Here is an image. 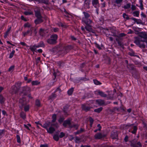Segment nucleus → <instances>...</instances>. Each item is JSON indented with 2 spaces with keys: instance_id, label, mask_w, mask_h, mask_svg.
<instances>
[{
  "instance_id": "423d86ee",
  "label": "nucleus",
  "mask_w": 147,
  "mask_h": 147,
  "mask_svg": "<svg viewBox=\"0 0 147 147\" xmlns=\"http://www.w3.org/2000/svg\"><path fill=\"white\" fill-rule=\"evenodd\" d=\"M130 145L132 147H142V145L140 142L136 143V142L134 140L131 141V142Z\"/></svg>"
},
{
  "instance_id": "20e7f679",
  "label": "nucleus",
  "mask_w": 147,
  "mask_h": 147,
  "mask_svg": "<svg viewBox=\"0 0 147 147\" xmlns=\"http://www.w3.org/2000/svg\"><path fill=\"white\" fill-rule=\"evenodd\" d=\"M58 36L56 34L52 35L50 38L47 40V42L49 44L53 45L56 44L57 39Z\"/></svg>"
},
{
  "instance_id": "4c0bfd02",
  "label": "nucleus",
  "mask_w": 147,
  "mask_h": 147,
  "mask_svg": "<svg viewBox=\"0 0 147 147\" xmlns=\"http://www.w3.org/2000/svg\"><path fill=\"white\" fill-rule=\"evenodd\" d=\"M74 90V88H71L69 89L67 91V93L69 95H71L73 92Z\"/></svg>"
},
{
  "instance_id": "9b49d317",
  "label": "nucleus",
  "mask_w": 147,
  "mask_h": 147,
  "mask_svg": "<svg viewBox=\"0 0 147 147\" xmlns=\"http://www.w3.org/2000/svg\"><path fill=\"white\" fill-rule=\"evenodd\" d=\"M22 92L25 95H26L28 93L30 92V87L27 86H25L22 88Z\"/></svg>"
},
{
  "instance_id": "cd10ccee",
  "label": "nucleus",
  "mask_w": 147,
  "mask_h": 147,
  "mask_svg": "<svg viewBox=\"0 0 147 147\" xmlns=\"http://www.w3.org/2000/svg\"><path fill=\"white\" fill-rule=\"evenodd\" d=\"M5 98L2 95H0V103L3 104L5 101Z\"/></svg>"
},
{
  "instance_id": "bb28decb",
  "label": "nucleus",
  "mask_w": 147,
  "mask_h": 147,
  "mask_svg": "<svg viewBox=\"0 0 147 147\" xmlns=\"http://www.w3.org/2000/svg\"><path fill=\"white\" fill-rule=\"evenodd\" d=\"M123 1V0H115V3L117 5V6L119 7L121 6Z\"/></svg>"
},
{
  "instance_id": "79ce46f5",
  "label": "nucleus",
  "mask_w": 147,
  "mask_h": 147,
  "mask_svg": "<svg viewBox=\"0 0 147 147\" xmlns=\"http://www.w3.org/2000/svg\"><path fill=\"white\" fill-rule=\"evenodd\" d=\"M20 117L23 119H25L26 118V116L25 113L23 112H22L20 114Z\"/></svg>"
},
{
  "instance_id": "9d476101",
  "label": "nucleus",
  "mask_w": 147,
  "mask_h": 147,
  "mask_svg": "<svg viewBox=\"0 0 147 147\" xmlns=\"http://www.w3.org/2000/svg\"><path fill=\"white\" fill-rule=\"evenodd\" d=\"M92 5L96 8H98L100 7L98 0H92Z\"/></svg>"
},
{
  "instance_id": "1a4fd4ad",
  "label": "nucleus",
  "mask_w": 147,
  "mask_h": 147,
  "mask_svg": "<svg viewBox=\"0 0 147 147\" xmlns=\"http://www.w3.org/2000/svg\"><path fill=\"white\" fill-rule=\"evenodd\" d=\"M106 136V135L100 133L96 134L94 136V138L96 139H100Z\"/></svg>"
},
{
  "instance_id": "412c9836",
  "label": "nucleus",
  "mask_w": 147,
  "mask_h": 147,
  "mask_svg": "<svg viewBox=\"0 0 147 147\" xmlns=\"http://www.w3.org/2000/svg\"><path fill=\"white\" fill-rule=\"evenodd\" d=\"M130 51L128 53V54L129 55L131 56H135L137 57H139V56L138 55H136L135 54V53L132 49L130 50Z\"/></svg>"
},
{
  "instance_id": "bf43d9fd",
  "label": "nucleus",
  "mask_w": 147,
  "mask_h": 147,
  "mask_svg": "<svg viewBox=\"0 0 147 147\" xmlns=\"http://www.w3.org/2000/svg\"><path fill=\"white\" fill-rule=\"evenodd\" d=\"M80 140V139L78 137H76L75 138V142L78 143Z\"/></svg>"
},
{
  "instance_id": "de8ad7c7",
  "label": "nucleus",
  "mask_w": 147,
  "mask_h": 147,
  "mask_svg": "<svg viewBox=\"0 0 147 147\" xmlns=\"http://www.w3.org/2000/svg\"><path fill=\"white\" fill-rule=\"evenodd\" d=\"M89 121L90 122V125L91 127L92 126V125L94 122V120L91 117L89 118Z\"/></svg>"
},
{
  "instance_id": "c03bdc74",
  "label": "nucleus",
  "mask_w": 147,
  "mask_h": 147,
  "mask_svg": "<svg viewBox=\"0 0 147 147\" xmlns=\"http://www.w3.org/2000/svg\"><path fill=\"white\" fill-rule=\"evenodd\" d=\"M24 13L26 15H29L33 14V13L31 11H26L24 12Z\"/></svg>"
},
{
  "instance_id": "2eb2a0df",
  "label": "nucleus",
  "mask_w": 147,
  "mask_h": 147,
  "mask_svg": "<svg viewBox=\"0 0 147 147\" xmlns=\"http://www.w3.org/2000/svg\"><path fill=\"white\" fill-rule=\"evenodd\" d=\"M91 107L90 106L86 104L82 105V108L83 110L87 111L90 110Z\"/></svg>"
},
{
  "instance_id": "a19ab883",
  "label": "nucleus",
  "mask_w": 147,
  "mask_h": 147,
  "mask_svg": "<svg viewBox=\"0 0 147 147\" xmlns=\"http://www.w3.org/2000/svg\"><path fill=\"white\" fill-rule=\"evenodd\" d=\"M35 105L38 107H39L40 106V103L39 100L37 99L36 100Z\"/></svg>"
},
{
  "instance_id": "aec40b11",
  "label": "nucleus",
  "mask_w": 147,
  "mask_h": 147,
  "mask_svg": "<svg viewBox=\"0 0 147 147\" xmlns=\"http://www.w3.org/2000/svg\"><path fill=\"white\" fill-rule=\"evenodd\" d=\"M53 75L54 76V78L53 79L52 81L50 83V85L51 86H54L55 84V83L57 81L55 79L56 76V74L55 72L54 71Z\"/></svg>"
},
{
  "instance_id": "09e8293b",
  "label": "nucleus",
  "mask_w": 147,
  "mask_h": 147,
  "mask_svg": "<svg viewBox=\"0 0 147 147\" xmlns=\"http://www.w3.org/2000/svg\"><path fill=\"white\" fill-rule=\"evenodd\" d=\"M63 112L64 113V115H65L67 116L68 115L67 114V108H66L65 107L63 108Z\"/></svg>"
},
{
  "instance_id": "4be33fe9",
  "label": "nucleus",
  "mask_w": 147,
  "mask_h": 147,
  "mask_svg": "<svg viewBox=\"0 0 147 147\" xmlns=\"http://www.w3.org/2000/svg\"><path fill=\"white\" fill-rule=\"evenodd\" d=\"M45 31L44 29L42 28H40L39 31V34L40 35L42 36H44L45 35Z\"/></svg>"
},
{
  "instance_id": "69168bd1",
  "label": "nucleus",
  "mask_w": 147,
  "mask_h": 147,
  "mask_svg": "<svg viewBox=\"0 0 147 147\" xmlns=\"http://www.w3.org/2000/svg\"><path fill=\"white\" fill-rule=\"evenodd\" d=\"M51 126H54L58 128L59 127V126L58 125V124L57 123H56L55 124H53L51 125Z\"/></svg>"
},
{
  "instance_id": "e2e57ef3",
  "label": "nucleus",
  "mask_w": 147,
  "mask_h": 147,
  "mask_svg": "<svg viewBox=\"0 0 147 147\" xmlns=\"http://www.w3.org/2000/svg\"><path fill=\"white\" fill-rule=\"evenodd\" d=\"M30 26V24L29 23L25 24L24 25V26L25 27H29Z\"/></svg>"
},
{
  "instance_id": "49530a36",
  "label": "nucleus",
  "mask_w": 147,
  "mask_h": 147,
  "mask_svg": "<svg viewBox=\"0 0 147 147\" xmlns=\"http://www.w3.org/2000/svg\"><path fill=\"white\" fill-rule=\"evenodd\" d=\"M123 16L124 18H125L126 20H129V19L128 15L126 14L125 13H123Z\"/></svg>"
},
{
  "instance_id": "4468645a",
  "label": "nucleus",
  "mask_w": 147,
  "mask_h": 147,
  "mask_svg": "<svg viewBox=\"0 0 147 147\" xmlns=\"http://www.w3.org/2000/svg\"><path fill=\"white\" fill-rule=\"evenodd\" d=\"M72 47L71 46H67L63 48L64 50L63 54H65L67 53L69 51L72 49Z\"/></svg>"
},
{
  "instance_id": "5701e85b",
  "label": "nucleus",
  "mask_w": 147,
  "mask_h": 147,
  "mask_svg": "<svg viewBox=\"0 0 147 147\" xmlns=\"http://www.w3.org/2000/svg\"><path fill=\"white\" fill-rule=\"evenodd\" d=\"M11 28V27H10L8 29L6 32L4 33V37L5 38H7V36L10 33Z\"/></svg>"
},
{
  "instance_id": "7c9ffc66",
  "label": "nucleus",
  "mask_w": 147,
  "mask_h": 147,
  "mask_svg": "<svg viewBox=\"0 0 147 147\" xmlns=\"http://www.w3.org/2000/svg\"><path fill=\"white\" fill-rule=\"evenodd\" d=\"M36 45H34L33 46H30V49L33 52L35 51L37 48Z\"/></svg>"
},
{
  "instance_id": "f704fd0d",
  "label": "nucleus",
  "mask_w": 147,
  "mask_h": 147,
  "mask_svg": "<svg viewBox=\"0 0 147 147\" xmlns=\"http://www.w3.org/2000/svg\"><path fill=\"white\" fill-rule=\"evenodd\" d=\"M5 131L4 130H0V139L2 138L4 135Z\"/></svg>"
},
{
  "instance_id": "052dcab7",
  "label": "nucleus",
  "mask_w": 147,
  "mask_h": 147,
  "mask_svg": "<svg viewBox=\"0 0 147 147\" xmlns=\"http://www.w3.org/2000/svg\"><path fill=\"white\" fill-rule=\"evenodd\" d=\"M48 125L47 124H44V125L42 126V127L43 128L46 129H47V130L48 129Z\"/></svg>"
},
{
  "instance_id": "c85d7f7f",
  "label": "nucleus",
  "mask_w": 147,
  "mask_h": 147,
  "mask_svg": "<svg viewBox=\"0 0 147 147\" xmlns=\"http://www.w3.org/2000/svg\"><path fill=\"white\" fill-rule=\"evenodd\" d=\"M79 126V125L78 124H71L70 126V128H74L76 129L77 130L78 129Z\"/></svg>"
},
{
  "instance_id": "7ed1b4c3",
  "label": "nucleus",
  "mask_w": 147,
  "mask_h": 147,
  "mask_svg": "<svg viewBox=\"0 0 147 147\" xmlns=\"http://www.w3.org/2000/svg\"><path fill=\"white\" fill-rule=\"evenodd\" d=\"M84 16L82 18V22L83 24L86 25H89L90 24H93V22L90 19V16L88 13L84 11L83 12Z\"/></svg>"
},
{
  "instance_id": "6e6552de",
  "label": "nucleus",
  "mask_w": 147,
  "mask_h": 147,
  "mask_svg": "<svg viewBox=\"0 0 147 147\" xmlns=\"http://www.w3.org/2000/svg\"><path fill=\"white\" fill-rule=\"evenodd\" d=\"M90 2L91 0H84V8L86 9H90Z\"/></svg>"
},
{
  "instance_id": "39448f33",
  "label": "nucleus",
  "mask_w": 147,
  "mask_h": 147,
  "mask_svg": "<svg viewBox=\"0 0 147 147\" xmlns=\"http://www.w3.org/2000/svg\"><path fill=\"white\" fill-rule=\"evenodd\" d=\"M86 26H85V28L86 30L89 32H92L94 33V31L92 28V27L94 25V23L90 24L89 25H86Z\"/></svg>"
},
{
  "instance_id": "0eeeda50",
  "label": "nucleus",
  "mask_w": 147,
  "mask_h": 147,
  "mask_svg": "<svg viewBox=\"0 0 147 147\" xmlns=\"http://www.w3.org/2000/svg\"><path fill=\"white\" fill-rule=\"evenodd\" d=\"M61 89L59 88H57L55 91L54 93H52V94L50 96V98L52 99H55L57 96V94L55 93L57 92H59V93L61 92Z\"/></svg>"
},
{
  "instance_id": "f3484780",
  "label": "nucleus",
  "mask_w": 147,
  "mask_h": 147,
  "mask_svg": "<svg viewBox=\"0 0 147 147\" xmlns=\"http://www.w3.org/2000/svg\"><path fill=\"white\" fill-rule=\"evenodd\" d=\"M18 83H16L14 86H13L11 87V89L13 90L12 94L14 93H16L19 90V88H18L16 86V85L18 84Z\"/></svg>"
},
{
  "instance_id": "c756f323",
  "label": "nucleus",
  "mask_w": 147,
  "mask_h": 147,
  "mask_svg": "<svg viewBox=\"0 0 147 147\" xmlns=\"http://www.w3.org/2000/svg\"><path fill=\"white\" fill-rule=\"evenodd\" d=\"M96 92H97V93L100 96L103 97H106L107 96V95L106 94H105L102 91H96Z\"/></svg>"
},
{
  "instance_id": "864d4df0",
  "label": "nucleus",
  "mask_w": 147,
  "mask_h": 147,
  "mask_svg": "<svg viewBox=\"0 0 147 147\" xmlns=\"http://www.w3.org/2000/svg\"><path fill=\"white\" fill-rule=\"evenodd\" d=\"M16 138L17 139V142L18 143L20 142V136L18 135H17Z\"/></svg>"
},
{
  "instance_id": "2f4dec72",
  "label": "nucleus",
  "mask_w": 147,
  "mask_h": 147,
  "mask_svg": "<svg viewBox=\"0 0 147 147\" xmlns=\"http://www.w3.org/2000/svg\"><path fill=\"white\" fill-rule=\"evenodd\" d=\"M131 5V3H129L123 7L122 8H124L125 9H129L130 8Z\"/></svg>"
},
{
  "instance_id": "6e6d98bb",
  "label": "nucleus",
  "mask_w": 147,
  "mask_h": 147,
  "mask_svg": "<svg viewBox=\"0 0 147 147\" xmlns=\"http://www.w3.org/2000/svg\"><path fill=\"white\" fill-rule=\"evenodd\" d=\"M14 66H11L9 69L8 71H12L14 69Z\"/></svg>"
},
{
  "instance_id": "6ab92c4d",
  "label": "nucleus",
  "mask_w": 147,
  "mask_h": 147,
  "mask_svg": "<svg viewBox=\"0 0 147 147\" xmlns=\"http://www.w3.org/2000/svg\"><path fill=\"white\" fill-rule=\"evenodd\" d=\"M22 33L24 36H27L28 34H30V36H32V30L30 29L28 30L26 32H23Z\"/></svg>"
},
{
  "instance_id": "37998d69",
  "label": "nucleus",
  "mask_w": 147,
  "mask_h": 147,
  "mask_svg": "<svg viewBox=\"0 0 147 147\" xmlns=\"http://www.w3.org/2000/svg\"><path fill=\"white\" fill-rule=\"evenodd\" d=\"M32 85H37L40 84V82L37 81H34L32 82Z\"/></svg>"
},
{
  "instance_id": "774afa93",
  "label": "nucleus",
  "mask_w": 147,
  "mask_h": 147,
  "mask_svg": "<svg viewBox=\"0 0 147 147\" xmlns=\"http://www.w3.org/2000/svg\"><path fill=\"white\" fill-rule=\"evenodd\" d=\"M48 145L47 144H41L40 146V147H48Z\"/></svg>"
},
{
  "instance_id": "338daca9",
  "label": "nucleus",
  "mask_w": 147,
  "mask_h": 147,
  "mask_svg": "<svg viewBox=\"0 0 147 147\" xmlns=\"http://www.w3.org/2000/svg\"><path fill=\"white\" fill-rule=\"evenodd\" d=\"M119 109L117 107H115L113 109V111L114 112L116 111H118Z\"/></svg>"
},
{
  "instance_id": "4d7b16f0",
  "label": "nucleus",
  "mask_w": 147,
  "mask_h": 147,
  "mask_svg": "<svg viewBox=\"0 0 147 147\" xmlns=\"http://www.w3.org/2000/svg\"><path fill=\"white\" fill-rule=\"evenodd\" d=\"M29 109V106L28 105H26L24 107V110L26 111H28Z\"/></svg>"
},
{
  "instance_id": "ddd939ff",
  "label": "nucleus",
  "mask_w": 147,
  "mask_h": 147,
  "mask_svg": "<svg viewBox=\"0 0 147 147\" xmlns=\"http://www.w3.org/2000/svg\"><path fill=\"white\" fill-rule=\"evenodd\" d=\"M111 137L113 139H117L118 137V134L117 131H113L111 132Z\"/></svg>"
},
{
  "instance_id": "13d9d810",
  "label": "nucleus",
  "mask_w": 147,
  "mask_h": 147,
  "mask_svg": "<svg viewBox=\"0 0 147 147\" xmlns=\"http://www.w3.org/2000/svg\"><path fill=\"white\" fill-rule=\"evenodd\" d=\"M140 9L141 10H143L144 9V7H143V5L142 3V0H140Z\"/></svg>"
},
{
  "instance_id": "a18cd8bd",
  "label": "nucleus",
  "mask_w": 147,
  "mask_h": 147,
  "mask_svg": "<svg viewBox=\"0 0 147 147\" xmlns=\"http://www.w3.org/2000/svg\"><path fill=\"white\" fill-rule=\"evenodd\" d=\"M53 138L56 141H58L59 139V137L57 135H55L53 136Z\"/></svg>"
},
{
  "instance_id": "5fc2aeb1",
  "label": "nucleus",
  "mask_w": 147,
  "mask_h": 147,
  "mask_svg": "<svg viewBox=\"0 0 147 147\" xmlns=\"http://www.w3.org/2000/svg\"><path fill=\"white\" fill-rule=\"evenodd\" d=\"M65 136V134L63 132H61L60 133V135H59V137L60 138H62Z\"/></svg>"
},
{
  "instance_id": "e433bc0d",
  "label": "nucleus",
  "mask_w": 147,
  "mask_h": 147,
  "mask_svg": "<svg viewBox=\"0 0 147 147\" xmlns=\"http://www.w3.org/2000/svg\"><path fill=\"white\" fill-rule=\"evenodd\" d=\"M139 13L140 12L139 11H136L133 12V14L134 16L138 17L139 16Z\"/></svg>"
},
{
  "instance_id": "f03ea898",
  "label": "nucleus",
  "mask_w": 147,
  "mask_h": 147,
  "mask_svg": "<svg viewBox=\"0 0 147 147\" xmlns=\"http://www.w3.org/2000/svg\"><path fill=\"white\" fill-rule=\"evenodd\" d=\"M35 16L36 19L34 20V22L36 25L39 24L43 21V17L41 16L39 8L37 7L34 9Z\"/></svg>"
},
{
  "instance_id": "a878e982",
  "label": "nucleus",
  "mask_w": 147,
  "mask_h": 147,
  "mask_svg": "<svg viewBox=\"0 0 147 147\" xmlns=\"http://www.w3.org/2000/svg\"><path fill=\"white\" fill-rule=\"evenodd\" d=\"M38 2L39 3H43L46 4L48 3V0H36V2Z\"/></svg>"
},
{
  "instance_id": "473e14b6",
  "label": "nucleus",
  "mask_w": 147,
  "mask_h": 147,
  "mask_svg": "<svg viewBox=\"0 0 147 147\" xmlns=\"http://www.w3.org/2000/svg\"><path fill=\"white\" fill-rule=\"evenodd\" d=\"M127 67L129 70H132L134 69V65L132 64H127Z\"/></svg>"
},
{
  "instance_id": "f8f14e48",
  "label": "nucleus",
  "mask_w": 147,
  "mask_h": 147,
  "mask_svg": "<svg viewBox=\"0 0 147 147\" xmlns=\"http://www.w3.org/2000/svg\"><path fill=\"white\" fill-rule=\"evenodd\" d=\"M25 100V99L24 98L20 99L19 100V106L21 109H22L23 107L26 103Z\"/></svg>"
},
{
  "instance_id": "f257e3e1",
  "label": "nucleus",
  "mask_w": 147,
  "mask_h": 147,
  "mask_svg": "<svg viewBox=\"0 0 147 147\" xmlns=\"http://www.w3.org/2000/svg\"><path fill=\"white\" fill-rule=\"evenodd\" d=\"M139 37L134 38V42L141 48H145L147 47V33L142 32H139Z\"/></svg>"
},
{
  "instance_id": "603ef678",
  "label": "nucleus",
  "mask_w": 147,
  "mask_h": 147,
  "mask_svg": "<svg viewBox=\"0 0 147 147\" xmlns=\"http://www.w3.org/2000/svg\"><path fill=\"white\" fill-rule=\"evenodd\" d=\"M135 22H136L137 24H142V21L140 19H137L135 21Z\"/></svg>"
},
{
  "instance_id": "393cba45",
  "label": "nucleus",
  "mask_w": 147,
  "mask_h": 147,
  "mask_svg": "<svg viewBox=\"0 0 147 147\" xmlns=\"http://www.w3.org/2000/svg\"><path fill=\"white\" fill-rule=\"evenodd\" d=\"M36 46L37 48H39L40 47H44L45 45L43 42H40L37 45H36Z\"/></svg>"
},
{
  "instance_id": "0e129e2a",
  "label": "nucleus",
  "mask_w": 147,
  "mask_h": 147,
  "mask_svg": "<svg viewBox=\"0 0 147 147\" xmlns=\"http://www.w3.org/2000/svg\"><path fill=\"white\" fill-rule=\"evenodd\" d=\"M143 125L144 127L146 129H147V124L146 123L144 122H143Z\"/></svg>"
},
{
  "instance_id": "8fccbe9b",
  "label": "nucleus",
  "mask_w": 147,
  "mask_h": 147,
  "mask_svg": "<svg viewBox=\"0 0 147 147\" xmlns=\"http://www.w3.org/2000/svg\"><path fill=\"white\" fill-rule=\"evenodd\" d=\"M64 119V118L63 117H61L58 119V121L59 123L61 124L63 121Z\"/></svg>"
},
{
  "instance_id": "3c124183",
  "label": "nucleus",
  "mask_w": 147,
  "mask_h": 147,
  "mask_svg": "<svg viewBox=\"0 0 147 147\" xmlns=\"http://www.w3.org/2000/svg\"><path fill=\"white\" fill-rule=\"evenodd\" d=\"M93 81L94 83L96 85H98L101 84V83L97 80H94Z\"/></svg>"
},
{
  "instance_id": "dca6fc26",
  "label": "nucleus",
  "mask_w": 147,
  "mask_h": 147,
  "mask_svg": "<svg viewBox=\"0 0 147 147\" xmlns=\"http://www.w3.org/2000/svg\"><path fill=\"white\" fill-rule=\"evenodd\" d=\"M71 120L69 119L66 120L64 121L63 123V125L64 126L66 127L67 125H68L69 127H70V126L71 124Z\"/></svg>"
},
{
  "instance_id": "c9c22d12",
  "label": "nucleus",
  "mask_w": 147,
  "mask_h": 147,
  "mask_svg": "<svg viewBox=\"0 0 147 147\" xmlns=\"http://www.w3.org/2000/svg\"><path fill=\"white\" fill-rule=\"evenodd\" d=\"M84 131V129L82 128H80V130H78L77 131L74 132V134L75 135L79 134L82 132Z\"/></svg>"
},
{
  "instance_id": "b1692460",
  "label": "nucleus",
  "mask_w": 147,
  "mask_h": 147,
  "mask_svg": "<svg viewBox=\"0 0 147 147\" xmlns=\"http://www.w3.org/2000/svg\"><path fill=\"white\" fill-rule=\"evenodd\" d=\"M47 131L48 133L50 134H52L55 131V129L54 127H51L49 129H48Z\"/></svg>"
},
{
  "instance_id": "a211bd4d",
  "label": "nucleus",
  "mask_w": 147,
  "mask_h": 147,
  "mask_svg": "<svg viewBox=\"0 0 147 147\" xmlns=\"http://www.w3.org/2000/svg\"><path fill=\"white\" fill-rule=\"evenodd\" d=\"M96 102L99 105H106L107 104H105V102L103 100L101 99H98L96 100Z\"/></svg>"
},
{
  "instance_id": "ea45409f",
  "label": "nucleus",
  "mask_w": 147,
  "mask_h": 147,
  "mask_svg": "<svg viewBox=\"0 0 147 147\" xmlns=\"http://www.w3.org/2000/svg\"><path fill=\"white\" fill-rule=\"evenodd\" d=\"M102 109L103 108L102 107H100L97 109H94V111L96 112L99 113L102 111Z\"/></svg>"
},
{
  "instance_id": "72a5a7b5",
  "label": "nucleus",
  "mask_w": 147,
  "mask_h": 147,
  "mask_svg": "<svg viewBox=\"0 0 147 147\" xmlns=\"http://www.w3.org/2000/svg\"><path fill=\"white\" fill-rule=\"evenodd\" d=\"M137 130V128L136 126H134L133 127V130L130 131L129 132H131V133H132L133 134H136V132Z\"/></svg>"
},
{
  "instance_id": "680f3d73",
  "label": "nucleus",
  "mask_w": 147,
  "mask_h": 147,
  "mask_svg": "<svg viewBox=\"0 0 147 147\" xmlns=\"http://www.w3.org/2000/svg\"><path fill=\"white\" fill-rule=\"evenodd\" d=\"M136 6L134 5H131V9L132 11H134L136 9Z\"/></svg>"
},
{
  "instance_id": "58836bf2",
  "label": "nucleus",
  "mask_w": 147,
  "mask_h": 147,
  "mask_svg": "<svg viewBox=\"0 0 147 147\" xmlns=\"http://www.w3.org/2000/svg\"><path fill=\"white\" fill-rule=\"evenodd\" d=\"M57 115L55 114H54L52 116V122H55L56 120Z\"/></svg>"
}]
</instances>
